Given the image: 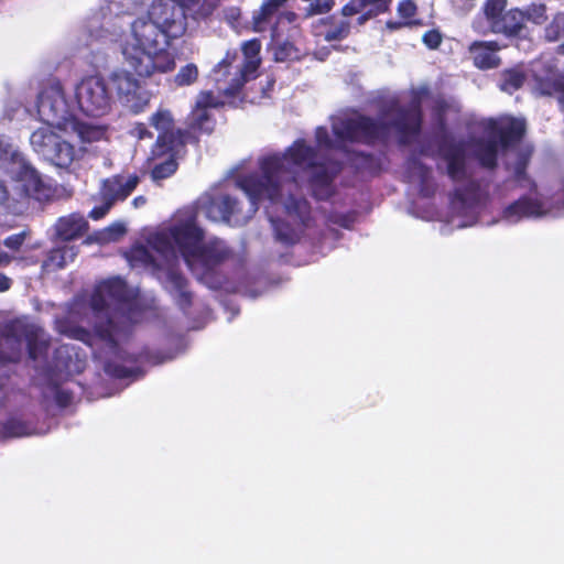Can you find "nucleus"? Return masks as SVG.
<instances>
[{"label":"nucleus","mask_w":564,"mask_h":564,"mask_svg":"<svg viewBox=\"0 0 564 564\" xmlns=\"http://www.w3.org/2000/svg\"><path fill=\"white\" fill-rule=\"evenodd\" d=\"M259 167L260 174L240 175L236 181L248 197V208L243 210L236 198L223 196L217 205L221 221L242 226L257 213L259 204L267 200L271 207L281 210L276 217L267 212L276 240L293 245L313 219L300 183L307 177L313 195L317 199H326L333 194V178L339 165H326L317 151L299 139L284 153L259 159Z\"/></svg>","instance_id":"obj_1"},{"label":"nucleus","mask_w":564,"mask_h":564,"mask_svg":"<svg viewBox=\"0 0 564 564\" xmlns=\"http://www.w3.org/2000/svg\"><path fill=\"white\" fill-rule=\"evenodd\" d=\"M202 218H212V197H200L192 209L178 214L173 223L151 234L148 246L131 249L128 260L132 267H141L155 279L166 278L180 282L178 265L183 261L191 270L202 267L209 271V256L204 249L205 230Z\"/></svg>","instance_id":"obj_2"},{"label":"nucleus","mask_w":564,"mask_h":564,"mask_svg":"<svg viewBox=\"0 0 564 564\" xmlns=\"http://www.w3.org/2000/svg\"><path fill=\"white\" fill-rule=\"evenodd\" d=\"M423 87L414 93L408 108H403L397 97L386 99L379 112L378 121L360 115L336 117L332 128L334 139L324 127L315 132L319 151L340 150L347 141L371 143L394 135L401 143L413 141L421 129V101L427 95Z\"/></svg>","instance_id":"obj_3"},{"label":"nucleus","mask_w":564,"mask_h":564,"mask_svg":"<svg viewBox=\"0 0 564 564\" xmlns=\"http://www.w3.org/2000/svg\"><path fill=\"white\" fill-rule=\"evenodd\" d=\"M525 130L523 119L501 118L490 120L487 124V134L471 145V150L480 164L492 169L498 154L503 158L505 166L513 178L523 187L531 186L532 182L525 174V169L532 154L530 145L519 144Z\"/></svg>","instance_id":"obj_4"},{"label":"nucleus","mask_w":564,"mask_h":564,"mask_svg":"<svg viewBox=\"0 0 564 564\" xmlns=\"http://www.w3.org/2000/svg\"><path fill=\"white\" fill-rule=\"evenodd\" d=\"M465 142L445 137L438 145V167L445 170L454 182H463L451 198V218L455 228L473 226L485 205L486 194L478 184L469 178Z\"/></svg>","instance_id":"obj_5"},{"label":"nucleus","mask_w":564,"mask_h":564,"mask_svg":"<svg viewBox=\"0 0 564 564\" xmlns=\"http://www.w3.org/2000/svg\"><path fill=\"white\" fill-rule=\"evenodd\" d=\"M95 335L107 345L118 344L121 333L142 319L143 304L129 284H98L91 296Z\"/></svg>","instance_id":"obj_6"},{"label":"nucleus","mask_w":564,"mask_h":564,"mask_svg":"<svg viewBox=\"0 0 564 564\" xmlns=\"http://www.w3.org/2000/svg\"><path fill=\"white\" fill-rule=\"evenodd\" d=\"M132 42L123 47L128 64L140 76H151L154 73H167L175 67L173 56L167 47L173 40L156 28L147 15L139 17L129 23Z\"/></svg>","instance_id":"obj_7"},{"label":"nucleus","mask_w":564,"mask_h":564,"mask_svg":"<svg viewBox=\"0 0 564 564\" xmlns=\"http://www.w3.org/2000/svg\"><path fill=\"white\" fill-rule=\"evenodd\" d=\"M242 54L227 53L226 57L214 68L217 75L216 88L219 94L217 100L214 97V108L229 105L237 107L241 102L240 91L242 86L257 77L261 65V42L252 39L241 45Z\"/></svg>","instance_id":"obj_8"},{"label":"nucleus","mask_w":564,"mask_h":564,"mask_svg":"<svg viewBox=\"0 0 564 564\" xmlns=\"http://www.w3.org/2000/svg\"><path fill=\"white\" fill-rule=\"evenodd\" d=\"M108 9L117 18L144 12L156 28L173 41L182 37L187 30L185 10L175 0H126L124 3L113 0Z\"/></svg>","instance_id":"obj_9"},{"label":"nucleus","mask_w":564,"mask_h":564,"mask_svg":"<svg viewBox=\"0 0 564 564\" xmlns=\"http://www.w3.org/2000/svg\"><path fill=\"white\" fill-rule=\"evenodd\" d=\"M24 348L31 359L40 358L47 349V338L44 330L25 319H17L6 324L0 335V364L17 361ZM4 397L6 391L2 383H0V404Z\"/></svg>","instance_id":"obj_10"},{"label":"nucleus","mask_w":564,"mask_h":564,"mask_svg":"<svg viewBox=\"0 0 564 564\" xmlns=\"http://www.w3.org/2000/svg\"><path fill=\"white\" fill-rule=\"evenodd\" d=\"M0 167L17 178V189L21 197H31L37 202H48L54 197L55 188L43 180L40 172L3 135L0 137Z\"/></svg>","instance_id":"obj_11"},{"label":"nucleus","mask_w":564,"mask_h":564,"mask_svg":"<svg viewBox=\"0 0 564 564\" xmlns=\"http://www.w3.org/2000/svg\"><path fill=\"white\" fill-rule=\"evenodd\" d=\"M30 144L37 155L58 169H69L83 155L82 149H76L70 141L48 127H41L33 131L30 135Z\"/></svg>","instance_id":"obj_12"},{"label":"nucleus","mask_w":564,"mask_h":564,"mask_svg":"<svg viewBox=\"0 0 564 564\" xmlns=\"http://www.w3.org/2000/svg\"><path fill=\"white\" fill-rule=\"evenodd\" d=\"M75 96L79 109L87 116L101 117L111 109L112 95L102 77L89 76L82 79L76 86Z\"/></svg>","instance_id":"obj_13"},{"label":"nucleus","mask_w":564,"mask_h":564,"mask_svg":"<svg viewBox=\"0 0 564 564\" xmlns=\"http://www.w3.org/2000/svg\"><path fill=\"white\" fill-rule=\"evenodd\" d=\"M37 112L43 122L55 126L66 133L70 121L75 118L58 83L51 84L40 93Z\"/></svg>","instance_id":"obj_14"},{"label":"nucleus","mask_w":564,"mask_h":564,"mask_svg":"<svg viewBox=\"0 0 564 564\" xmlns=\"http://www.w3.org/2000/svg\"><path fill=\"white\" fill-rule=\"evenodd\" d=\"M150 124L159 132L155 154L175 151L186 142L185 132L175 127L174 118L170 110L159 109L150 118Z\"/></svg>","instance_id":"obj_15"},{"label":"nucleus","mask_w":564,"mask_h":564,"mask_svg":"<svg viewBox=\"0 0 564 564\" xmlns=\"http://www.w3.org/2000/svg\"><path fill=\"white\" fill-rule=\"evenodd\" d=\"M212 91L203 90L195 97L191 112L186 117L185 139H196L200 133L210 132Z\"/></svg>","instance_id":"obj_16"},{"label":"nucleus","mask_w":564,"mask_h":564,"mask_svg":"<svg viewBox=\"0 0 564 564\" xmlns=\"http://www.w3.org/2000/svg\"><path fill=\"white\" fill-rule=\"evenodd\" d=\"M508 0H485L481 14L474 19L473 29L477 33L488 34L497 32L507 10Z\"/></svg>","instance_id":"obj_17"},{"label":"nucleus","mask_w":564,"mask_h":564,"mask_svg":"<svg viewBox=\"0 0 564 564\" xmlns=\"http://www.w3.org/2000/svg\"><path fill=\"white\" fill-rule=\"evenodd\" d=\"M138 183L139 176L135 174L111 176L102 182L100 198L115 205L119 200H124L137 187Z\"/></svg>","instance_id":"obj_18"},{"label":"nucleus","mask_w":564,"mask_h":564,"mask_svg":"<svg viewBox=\"0 0 564 564\" xmlns=\"http://www.w3.org/2000/svg\"><path fill=\"white\" fill-rule=\"evenodd\" d=\"M89 228L86 218L79 213L59 217L53 226V237L62 241H72L83 237Z\"/></svg>","instance_id":"obj_19"},{"label":"nucleus","mask_w":564,"mask_h":564,"mask_svg":"<svg viewBox=\"0 0 564 564\" xmlns=\"http://www.w3.org/2000/svg\"><path fill=\"white\" fill-rule=\"evenodd\" d=\"M408 177L409 182L421 193L422 196L430 197L434 194L436 186L432 176V171L417 158H411L409 160Z\"/></svg>","instance_id":"obj_20"},{"label":"nucleus","mask_w":564,"mask_h":564,"mask_svg":"<svg viewBox=\"0 0 564 564\" xmlns=\"http://www.w3.org/2000/svg\"><path fill=\"white\" fill-rule=\"evenodd\" d=\"M499 51L500 46L496 41H475L469 45L474 65L480 69L499 66L500 58L497 55Z\"/></svg>","instance_id":"obj_21"},{"label":"nucleus","mask_w":564,"mask_h":564,"mask_svg":"<svg viewBox=\"0 0 564 564\" xmlns=\"http://www.w3.org/2000/svg\"><path fill=\"white\" fill-rule=\"evenodd\" d=\"M78 253V247L64 245L51 250L47 258L41 263L42 274L40 279H45L44 272H52L64 268L68 262H73Z\"/></svg>","instance_id":"obj_22"},{"label":"nucleus","mask_w":564,"mask_h":564,"mask_svg":"<svg viewBox=\"0 0 564 564\" xmlns=\"http://www.w3.org/2000/svg\"><path fill=\"white\" fill-rule=\"evenodd\" d=\"M110 82L117 90L118 97L123 102H131L140 89L138 79L127 70H115L109 76Z\"/></svg>","instance_id":"obj_23"},{"label":"nucleus","mask_w":564,"mask_h":564,"mask_svg":"<svg viewBox=\"0 0 564 564\" xmlns=\"http://www.w3.org/2000/svg\"><path fill=\"white\" fill-rule=\"evenodd\" d=\"M524 28V18L520 8H512L506 10L502 21L496 34H503L506 36H517Z\"/></svg>","instance_id":"obj_24"},{"label":"nucleus","mask_w":564,"mask_h":564,"mask_svg":"<svg viewBox=\"0 0 564 564\" xmlns=\"http://www.w3.org/2000/svg\"><path fill=\"white\" fill-rule=\"evenodd\" d=\"M127 232L126 224L122 221H115L110 226L98 230L93 235L88 236L85 240L86 243L97 242L106 245L120 240Z\"/></svg>","instance_id":"obj_25"},{"label":"nucleus","mask_w":564,"mask_h":564,"mask_svg":"<svg viewBox=\"0 0 564 564\" xmlns=\"http://www.w3.org/2000/svg\"><path fill=\"white\" fill-rule=\"evenodd\" d=\"M68 132L76 133L84 142L97 141L104 135V130L101 128L80 122L76 118L70 121Z\"/></svg>","instance_id":"obj_26"},{"label":"nucleus","mask_w":564,"mask_h":564,"mask_svg":"<svg viewBox=\"0 0 564 564\" xmlns=\"http://www.w3.org/2000/svg\"><path fill=\"white\" fill-rule=\"evenodd\" d=\"M68 132L76 133L84 142L97 141L104 135V130L101 128L80 122L76 118L70 121Z\"/></svg>","instance_id":"obj_27"},{"label":"nucleus","mask_w":564,"mask_h":564,"mask_svg":"<svg viewBox=\"0 0 564 564\" xmlns=\"http://www.w3.org/2000/svg\"><path fill=\"white\" fill-rule=\"evenodd\" d=\"M524 74L520 69H508L500 75L499 87L502 91L512 94L524 83Z\"/></svg>","instance_id":"obj_28"},{"label":"nucleus","mask_w":564,"mask_h":564,"mask_svg":"<svg viewBox=\"0 0 564 564\" xmlns=\"http://www.w3.org/2000/svg\"><path fill=\"white\" fill-rule=\"evenodd\" d=\"M56 328L61 334H64L70 338L78 339L89 346L93 345L94 335L84 329L83 327L69 325L65 321H57Z\"/></svg>","instance_id":"obj_29"},{"label":"nucleus","mask_w":564,"mask_h":564,"mask_svg":"<svg viewBox=\"0 0 564 564\" xmlns=\"http://www.w3.org/2000/svg\"><path fill=\"white\" fill-rule=\"evenodd\" d=\"M523 13L524 23L531 22L535 25H541L547 20V8L542 2H532L521 9Z\"/></svg>","instance_id":"obj_30"},{"label":"nucleus","mask_w":564,"mask_h":564,"mask_svg":"<svg viewBox=\"0 0 564 564\" xmlns=\"http://www.w3.org/2000/svg\"><path fill=\"white\" fill-rule=\"evenodd\" d=\"M28 197H21L17 186L13 193L9 192L8 188L0 182V205L7 209L18 213L20 212L19 204L23 203Z\"/></svg>","instance_id":"obj_31"},{"label":"nucleus","mask_w":564,"mask_h":564,"mask_svg":"<svg viewBox=\"0 0 564 564\" xmlns=\"http://www.w3.org/2000/svg\"><path fill=\"white\" fill-rule=\"evenodd\" d=\"M564 36V11L557 12L544 29V37L547 42H555Z\"/></svg>","instance_id":"obj_32"},{"label":"nucleus","mask_w":564,"mask_h":564,"mask_svg":"<svg viewBox=\"0 0 564 564\" xmlns=\"http://www.w3.org/2000/svg\"><path fill=\"white\" fill-rule=\"evenodd\" d=\"M234 292L250 300H256L269 292V284H230Z\"/></svg>","instance_id":"obj_33"},{"label":"nucleus","mask_w":564,"mask_h":564,"mask_svg":"<svg viewBox=\"0 0 564 564\" xmlns=\"http://www.w3.org/2000/svg\"><path fill=\"white\" fill-rule=\"evenodd\" d=\"M167 291L176 304L185 310L192 302V293L187 290V284H167Z\"/></svg>","instance_id":"obj_34"},{"label":"nucleus","mask_w":564,"mask_h":564,"mask_svg":"<svg viewBox=\"0 0 564 564\" xmlns=\"http://www.w3.org/2000/svg\"><path fill=\"white\" fill-rule=\"evenodd\" d=\"M198 77V68L195 64H187L178 70L174 77V83L177 86H188L196 82Z\"/></svg>","instance_id":"obj_35"},{"label":"nucleus","mask_w":564,"mask_h":564,"mask_svg":"<svg viewBox=\"0 0 564 564\" xmlns=\"http://www.w3.org/2000/svg\"><path fill=\"white\" fill-rule=\"evenodd\" d=\"M288 0H263L260 15L254 18L257 30L260 24L273 15Z\"/></svg>","instance_id":"obj_36"},{"label":"nucleus","mask_w":564,"mask_h":564,"mask_svg":"<svg viewBox=\"0 0 564 564\" xmlns=\"http://www.w3.org/2000/svg\"><path fill=\"white\" fill-rule=\"evenodd\" d=\"M273 55L276 62H286L297 58L299 53L292 43L284 41L273 46Z\"/></svg>","instance_id":"obj_37"},{"label":"nucleus","mask_w":564,"mask_h":564,"mask_svg":"<svg viewBox=\"0 0 564 564\" xmlns=\"http://www.w3.org/2000/svg\"><path fill=\"white\" fill-rule=\"evenodd\" d=\"M350 32V23L345 20L338 21L325 32V40L328 42L340 41L348 36Z\"/></svg>","instance_id":"obj_38"},{"label":"nucleus","mask_w":564,"mask_h":564,"mask_svg":"<svg viewBox=\"0 0 564 564\" xmlns=\"http://www.w3.org/2000/svg\"><path fill=\"white\" fill-rule=\"evenodd\" d=\"M177 164L175 160L169 158L163 163L156 164L152 170V178L154 181L163 180L171 176L176 171Z\"/></svg>","instance_id":"obj_39"},{"label":"nucleus","mask_w":564,"mask_h":564,"mask_svg":"<svg viewBox=\"0 0 564 564\" xmlns=\"http://www.w3.org/2000/svg\"><path fill=\"white\" fill-rule=\"evenodd\" d=\"M6 434L13 437L25 436L30 434L29 427L20 420H10L4 425Z\"/></svg>","instance_id":"obj_40"},{"label":"nucleus","mask_w":564,"mask_h":564,"mask_svg":"<svg viewBox=\"0 0 564 564\" xmlns=\"http://www.w3.org/2000/svg\"><path fill=\"white\" fill-rule=\"evenodd\" d=\"M335 1L334 0H315L307 8V14H323L332 10Z\"/></svg>","instance_id":"obj_41"},{"label":"nucleus","mask_w":564,"mask_h":564,"mask_svg":"<svg viewBox=\"0 0 564 564\" xmlns=\"http://www.w3.org/2000/svg\"><path fill=\"white\" fill-rule=\"evenodd\" d=\"M416 12V6L411 0H403L398 6V13L404 20L411 19Z\"/></svg>","instance_id":"obj_42"},{"label":"nucleus","mask_w":564,"mask_h":564,"mask_svg":"<svg viewBox=\"0 0 564 564\" xmlns=\"http://www.w3.org/2000/svg\"><path fill=\"white\" fill-rule=\"evenodd\" d=\"M423 43L429 47V48H437L441 43H442V35L438 31L436 30H430L427 31L423 37Z\"/></svg>","instance_id":"obj_43"},{"label":"nucleus","mask_w":564,"mask_h":564,"mask_svg":"<svg viewBox=\"0 0 564 564\" xmlns=\"http://www.w3.org/2000/svg\"><path fill=\"white\" fill-rule=\"evenodd\" d=\"M28 231L23 230L19 234L12 235L4 240V246L11 250H18L24 242Z\"/></svg>","instance_id":"obj_44"},{"label":"nucleus","mask_w":564,"mask_h":564,"mask_svg":"<svg viewBox=\"0 0 564 564\" xmlns=\"http://www.w3.org/2000/svg\"><path fill=\"white\" fill-rule=\"evenodd\" d=\"M365 9L362 0H352L349 3L345 4L341 9V13L344 17H351Z\"/></svg>","instance_id":"obj_45"},{"label":"nucleus","mask_w":564,"mask_h":564,"mask_svg":"<svg viewBox=\"0 0 564 564\" xmlns=\"http://www.w3.org/2000/svg\"><path fill=\"white\" fill-rule=\"evenodd\" d=\"M362 2L365 8L373 6V9H370V13L378 14L388 10L390 0H362Z\"/></svg>","instance_id":"obj_46"},{"label":"nucleus","mask_w":564,"mask_h":564,"mask_svg":"<svg viewBox=\"0 0 564 564\" xmlns=\"http://www.w3.org/2000/svg\"><path fill=\"white\" fill-rule=\"evenodd\" d=\"M101 202H102V204L100 206L93 208L91 212L89 213V217L91 219L98 220V219L102 218L104 216H106L108 214V212L113 206L109 202H106V200H101Z\"/></svg>","instance_id":"obj_47"},{"label":"nucleus","mask_w":564,"mask_h":564,"mask_svg":"<svg viewBox=\"0 0 564 564\" xmlns=\"http://www.w3.org/2000/svg\"><path fill=\"white\" fill-rule=\"evenodd\" d=\"M327 220L333 224H337L341 227H345V228H348L350 226V221H351L349 216L344 215V214H338V213L328 215Z\"/></svg>","instance_id":"obj_48"},{"label":"nucleus","mask_w":564,"mask_h":564,"mask_svg":"<svg viewBox=\"0 0 564 564\" xmlns=\"http://www.w3.org/2000/svg\"><path fill=\"white\" fill-rule=\"evenodd\" d=\"M228 250L223 246V242L216 238H214V263L216 261H220L225 259L228 254Z\"/></svg>","instance_id":"obj_49"},{"label":"nucleus","mask_w":564,"mask_h":564,"mask_svg":"<svg viewBox=\"0 0 564 564\" xmlns=\"http://www.w3.org/2000/svg\"><path fill=\"white\" fill-rule=\"evenodd\" d=\"M220 306L224 312H229L230 316L228 317V321H231L234 316H236L239 313V308L235 302L234 299H229L228 301H221Z\"/></svg>","instance_id":"obj_50"},{"label":"nucleus","mask_w":564,"mask_h":564,"mask_svg":"<svg viewBox=\"0 0 564 564\" xmlns=\"http://www.w3.org/2000/svg\"><path fill=\"white\" fill-rule=\"evenodd\" d=\"M444 109H445V102L443 100H437L435 104V111H436L437 120L440 121L441 126L443 124L442 112L444 111Z\"/></svg>","instance_id":"obj_51"},{"label":"nucleus","mask_w":564,"mask_h":564,"mask_svg":"<svg viewBox=\"0 0 564 564\" xmlns=\"http://www.w3.org/2000/svg\"><path fill=\"white\" fill-rule=\"evenodd\" d=\"M70 351H74V347L64 345L57 349L56 354H57V357L59 358L65 352L67 355L68 359L70 360Z\"/></svg>","instance_id":"obj_52"},{"label":"nucleus","mask_w":564,"mask_h":564,"mask_svg":"<svg viewBox=\"0 0 564 564\" xmlns=\"http://www.w3.org/2000/svg\"><path fill=\"white\" fill-rule=\"evenodd\" d=\"M145 204V198L143 196H138L133 199L134 207H139Z\"/></svg>","instance_id":"obj_53"},{"label":"nucleus","mask_w":564,"mask_h":564,"mask_svg":"<svg viewBox=\"0 0 564 564\" xmlns=\"http://www.w3.org/2000/svg\"><path fill=\"white\" fill-rule=\"evenodd\" d=\"M372 15H376V14L375 13H370V10H369L366 14H364V15L358 18L359 24H364Z\"/></svg>","instance_id":"obj_54"},{"label":"nucleus","mask_w":564,"mask_h":564,"mask_svg":"<svg viewBox=\"0 0 564 564\" xmlns=\"http://www.w3.org/2000/svg\"><path fill=\"white\" fill-rule=\"evenodd\" d=\"M10 261V258L7 253L0 251V265L3 263H8Z\"/></svg>","instance_id":"obj_55"},{"label":"nucleus","mask_w":564,"mask_h":564,"mask_svg":"<svg viewBox=\"0 0 564 564\" xmlns=\"http://www.w3.org/2000/svg\"><path fill=\"white\" fill-rule=\"evenodd\" d=\"M240 13L238 9H231L230 11V20L236 21L239 18Z\"/></svg>","instance_id":"obj_56"},{"label":"nucleus","mask_w":564,"mask_h":564,"mask_svg":"<svg viewBox=\"0 0 564 564\" xmlns=\"http://www.w3.org/2000/svg\"><path fill=\"white\" fill-rule=\"evenodd\" d=\"M388 28L390 29H398L401 26V23H393V22H388Z\"/></svg>","instance_id":"obj_57"},{"label":"nucleus","mask_w":564,"mask_h":564,"mask_svg":"<svg viewBox=\"0 0 564 564\" xmlns=\"http://www.w3.org/2000/svg\"><path fill=\"white\" fill-rule=\"evenodd\" d=\"M10 284H0V292H6L9 290Z\"/></svg>","instance_id":"obj_58"},{"label":"nucleus","mask_w":564,"mask_h":564,"mask_svg":"<svg viewBox=\"0 0 564 564\" xmlns=\"http://www.w3.org/2000/svg\"><path fill=\"white\" fill-rule=\"evenodd\" d=\"M105 282H116V283H119V282H122L120 278H115V279H111V280H106Z\"/></svg>","instance_id":"obj_59"},{"label":"nucleus","mask_w":564,"mask_h":564,"mask_svg":"<svg viewBox=\"0 0 564 564\" xmlns=\"http://www.w3.org/2000/svg\"><path fill=\"white\" fill-rule=\"evenodd\" d=\"M63 367H64L67 371H72L70 366H69V362H68V361H65V362L63 364Z\"/></svg>","instance_id":"obj_60"},{"label":"nucleus","mask_w":564,"mask_h":564,"mask_svg":"<svg viewBox=\"0 0 564 564\" xmlns=\"http://www.w3.org/2000/svg\"><path fill=\"white\" fill-rule=\"evenodd\" d=\"M0 282H9V279L6 276H0Z\"/></svg>","instance_id":"obj_61"},{"label":"nucleus","mask_w":564,"mask_h":564,"mask_svg":"<svg viewBox=\"0 0 564 564\" xmlns=\"http://www.w3.org/2000/svg\"><path fill=\"white\" fill-rule=\"evenodd\" d=\"M561 50L564 52V43L561 45Z\"/></svg>","instance_id":"obj_62"}]
</instances>
